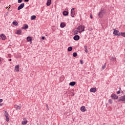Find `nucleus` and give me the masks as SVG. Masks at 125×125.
Returning <instances> with one entry per match:
<instances>
[{"mask_svg": "<svg viewBox=\"0 0 125 125\" xmlns=\"http://www.w3.org/2000/svg\"><path fill=\"white\" fill-rule=\"evenodd\" d=\"M84 28H85L84 25H81L77 27V30H79V33H80V34H82L83 32H84Z\"/></svg>", "mask_w": 125, "mask_h": 125, "instance_id": "1", "label": "nucleus"}, {"mask_svg": "<svg viewBox=\"0 0 125 125\" xmlns=\"http://www.w3.org/2000/svg\"><path fill=\"white\" fill-rule=\"evenodd\" d=\"M105 13H106V10H104V9L102 8L101 11L98 14L99 17L100 18H102Z\"/></svg>", "mask_w": 125, "mask_h": 125, "instance_id": "2", "label": "nucleus"}, {"mask_svg": "<svg viewBox=\"0 0 125 125\" xmlns=\"http://www.w3.org/2000/svg\"><path fill=\"white\" fill-rule=\"evenodd\" d=\"M121 101H122V102L125 103V95L120 97L117 100L118 102H121Z\"/></svg>", "mask_w": 125, "mask_h": 125, "instance_id": "3", "label": "nucleus"}, {"mask_svg": "<svg viewBox=\"0 0 125 125\" xmlns=\"http://www.w3.org/2000/svg\"><path fill=\"white\" fill-rule=\"evenodd\" d=\"M109 60L111 61V62H113L115 64L117 63V58L116 57H111L109 58Z\"/></svg>", "mask_w": 125, "mask_h": 125, "instance_id": "4", "label": "nucleus"}, {"mask_svg": "<svg viewBox=\"0 0 125 125\" xmlns=\"http://www.w3.org/2000/svg\"><path fill=\"white\" fill-rule=\"evenodd\" d=\"M113 35L116 36H118V37H120V36H121V33H120L119 30H115L113 31Z\"/></svg>", "mask_w": 125, "mask_h": 125, "instance_id": "5", "label": "nucleus"}, {"mask_svg": "<svg viewBox=\"0 0 125 125\" xmlns=\"http://www.w3.org/2000/svg\"><path fill=\"white\" fill-rule=\"evenodd\" d=\"M111 98H112V99H114V100H116L119 99V97L115 94H112L111 95Z\"/></svg>", "mask_w": 125, "mask_h": 125, "instance_id": "6", "label": "nucleus"}, {"mask_svg": "<svg viewBox=\"0 0 125 125\" xmlns=\"http://www.w3.org/2000/svg\"><path fill=\"white\" fill-rule=\"evenodd\" d=\"M76 12L75 11V8H72L71 10V16L72 17H75V14Z\"/></svg>", "mask_w": 125, "mask_h": 125, "instance_id": "7", "label": "nucleus"}, {"mask_svg": "<svg viewBox=\"0 0 125 125\" xmlns=\"http://www.w3.org/2000/svg\"><path fill=\"white\" fill-rule=\"evenodd\" d=\"M24 6H25V3H22L18 7V10H21V9H22V8H24Z\"/></svg>", "mask_w": 125, "mask_h": 125, "instance_id": "8", "label": "nucleus"}, {"mask_svg": "<svg viewBox=\"0 0 125 125\" xmlns=\"http://www.w3.org/2000/svg\"><path fill=\"white\" fill-rule=\"evenodd\" d=\"M0 38L1 39L2 41H5V40H6V36L3 34L0 35Z\"/></svg>", "mask_w": 125, "mask_h": 125, "instance_id": "9", "label": "nucleus"}, {"mask_svg": "<svg viewBox=\"0 0 125 125\" xmlns=\"http://www.w3.org/2000/svg\"><path fill=\"white\" fill-rule=\"evenodd\" d=\"M29 28V26L27 24H24L23 25V27H21V29L23 30H26V29H28Z\"/></svg>", "mask_w": 125, "mask_h": 125, "instance_id": "10", "label": "nucleus"}, {"mask_svg": "<svg viewBox=\"0 0 125 125\" xmlns=\"http://www.w3.org/2000/svg\"><path fill=\"white\" fill-rule=\"evenodd\" d=\"M73 40L74 41H79L80 40V36L79 35H75L73 37Z\"/></svg>", "mask_w": 125, "mask_h": 125, "instance_id": "11", "label": "nucleus"}, {"mask_svg": "<svg viewBox=\"0 0 125 125\" xmlns=\"http://www.w3.org/2000/svg\"><path fill=\"white\" fill-rule=\"evenodd\" d=\"M62 14L64 16H68L69 15V12L67 11H64L62 12Z\"/></svg>", "mask_w": 125, "mask_h": 125, "instance_id": "12", "label": "nucleus"}, {"mask_svg": "<svg viewBox=\"0 0 125 125\" xmlns=\"http://www.w3.org/2000/svg\"><path fill=\"white\" fill-rule=\"evenodd\" d=\"M14 108H15L16 110H20L22 107L21 106L16 104L14 105Z\"/></svg>", "mask_w": 125, "mask_h": 125, "instance_id": "13", "label": "nucleus"}, {"mask_svg": "<svg viewBox=\"0 0 125 125\" xmlns=\"http://www.w3.org/2000/svg\"><path fill=\"white\" fill-rule=\"evenodd\" d=\"M96 89H97L96 87L91 88L90 89V92L95 93V92H96Z\"/></svg>", "mask_w": 125, "mask_h": 125, "instance_id": "14", "label": "nucleus"}, {"mask_svg": "<svg viewBox=\"0 0 125 125\" xmlns=\"http://www.w3.org/2000/svg\"><path fill=\"white\" fill-rule=\"evenodd\" d=\"M80 110L81 112H85V111H86V109H85V106H82L81 107Z\"/></svg>", "mask_w": 125, "mask_h": 125, "instance_id": "15", "label": "nucleus"}, {"mask_svg": "<svg viewBox=\"0 0 125 125\" xmlns=\"http://www.w3.org/2000/svg\"><path fill=\"white\" fill-rule=\"evenodd\" d=\"M16 34L17 35H22V30L21 29L17 30Z\"/></svg>", "mask_w": 125, "mask_h": 125, "instance_id": "16", "label": "nucleus"}, {"mask_svg": "<svg viewBox=\"0 0 125 125\" xmlns=\"http://www.w3.org/2000/svg\"><path fill=\"white\" fill-rule=\"evenodd\" d=\"M19 68H20L19 65H17L15 66V70L16 71V72H19Z\"/></svg>", "mask_w": 125, "mask_h": 125, "instance_id": "17", "label": "nucleus"}, {"mask_svg": "<svg viewBox=\"0 0 125 125\" xmlns=\"http://www.w3.org/2000/svg\"><path fill=\"white\" fill-rule=\"evenodd\" d=\"M69 85H70V86H74L75 85H76V82H71L69 83Z\"/></svg>", "mask_w": 125, "mask_h": 125, "instance_id": "18", "label": "nucleus"}, {"mask_svg": "<svg viewBox=\"0 0 125 125\" xmlns=\"http://www.w3.org/2000/svg\"><path fill=\"white\" fill-rule=\"evenodd\" d=\"M51 4V0H47L46 2L47 6H49Z\"/></svg>", "mask_w": 125, "mask_h": 125, "instance_id": "19", "label": "nucleus"}, {"mask_svg": "<svg viewBox=\"0 0 125 125\" xmlns=\"http://www.w3.org/2000/svg\"><path fill=\"white\" fill-rule=\"evenodd\" d=\"M66 26V24L64 22H61L60 24L61 28H64Z\"/></svg>", "mask_w": 125, "mask_h": 125, "instance_id": "20", "label": "nucleus"}, {"mask_svg": "<svg viewBox=\"0 0 125 125\" xmlns=\"http://www.w3.org/2000/svg\"><path fill=\"white\" fill-rule=\"evenodd\" d=\"M65 79V77H64V76L62 75L60 78V81H61V82H63V81H64V80Z\"/></svg>", "mask_w": 125, "mask_h": 125, "instance_id": "21", "label": "nucleus"}, {"mask_svg": "<svg viewBox=\"0 0 125 125\" xmlns=\"http://www.w3.org/2000/svg\"><path fill=\"white\" fill-rule=\"evenodd\" d=\"M32 37L28 36L27 37V42H32Z\"/></svg>", "mask_w": 125, "mask_h": 125, "instance_id": "22", "label": "nucleus"}, {"mask_svg": "<svg viewBox=\"0 0 125 125\" xmlns=\"http://www.w3.org/2000/svg\"><path fill=\"white\" fill-rule=\"evenodd\" d=\"M26 124H28V121H27V120L23 121L21 122V125H25Z\"/></svg>", "mask_w": 125, "mask_h": 125, "instance_id": "23", "label": "nucleus"}, {"mask_svg": "<svg viewBox=\"0 0 125 125\" xmlns=\"http://www.w3.org/2000/svg\"><path fill=\"white\" fill-rule=\"evenodd\" d=\"M72 50H73V47L72 46H70L68 47L67 48V51L69 52L72 51Z\"/></svg>", "mask_w": 125, "mask_h": 125, "instance_id": "24", "label": "nucleus"}, {"mask_svg": "<svg viewBox=\"0 0 125 125\" xmlns=\"http://www.w3.org/2000/svg\"><path fill=\"white\" fill-rule=\"evenodd\" d=\"M13 25H14V26H17L18 25V22L16 21H14L13 22Z\"/></svg>", "mask_w": 125, "mask_h": 125, "instance_id": "25", "label": "nucleus"}, {"mask_svg": "<svg viewBox=\"0 0 125 125\" xmlns=\"http://www.w3.org/2000/svg\"><path fill=\"white\" fill-rule=\"evenodd\" d=\"M37 18V17L35 15L32 16L31 17V20H35Z\"/></svg>", "mask_w": 125, "mask_h": 125, "instance_id": "26", "label": "nucleus"}, {"mask_svg": "<svg viewBox=\"0 0 125 125\" xmlns=\"http://www.w3.org/2000/svg\"><path fill=\"white\" fill-rule=\"evenodd\" d=\"M4 116H5V117H7V116H9L8 112H7L6 111H4Z\"/></svg>", "mask_w": 125, "mask_h": 125, "instance_id": "27", "label": "nucleus"}, {"mask_svg": "<svg viewBox=\"0 0 125 125\" xmlns=\"http://www.w3.org/2000/svg\"><path fill=\"white\" fill-rule=\"evenodd\" d=\"M72 55L73 57H77V56H78V54L77 52H74Z\"/></svg>", "mask_w": 125, "mask_h": 125, "instance_id": "28", "label": "nucleus"}, {"mask_svg": "<svg viewBox=\"0 0 125 125\" xmlns=\"http://www.w3.org/2000/svg\"><path fill=\"white\" fill-rule=\"evenodd\" d=\"M78 33H79V30L78 29H77V30H75L74 31V35H77Z\"/></svg>", "mask_w": 125, "mask_h": 125, "instance_id": "29", "label": "nucleus"}, {"mask_svg": "<svg viewBox=\"0 0 125 125\" xmlns=\"http://www.w3.org/2000/svg\"><path fill=\"white\" fill-rule=\"evenodd\" d=\"M121 36L125 38V32H121Z\"/></svg>", "mask_w": 125, "mask_h": 125, "instance_id": "30", "label": "nucleus"}, {"mask_svg": "<svg viewBox=\"0 0 125 125\" xmlns=\"http://www.w3.org/2000/svg\"><path fill=\"white\" fill-rule=\"evenodd\" d=\"M106 63H105L104 64V65L102 66V69L103 70H104V69H105V68H106Z\"/></svg>", "mask_w": 125, "mask_h": 125, "instance_id": "31", "label": "nucleus"}, {"mask_svg": "<svg viewBox=\"0 0 125 125\" xmlns=\"http://www.w3.org/2000/svg\"><path fill=\"white\" fill-rule=\"evenodd\" d=\"M6 118V122H9V117L8 116H5Z\"/></svg>", "mask_w": 125, "mask_h": 125, "instance_id": "32", "label": "nucleus"}, {"mask_svg": "<svg viewBox=\"0 0 125 125\" xmlns=\"http://www.w3.org/2000/svg\"><path fill=\"white\" fill-rule=\"evenodd\" d=\"M108 103H109V104H112L113 103V101L112 100V99L108 100Z\"/></svg>", "mask_w": 125, "mask_h": 125, "instance_id": "33", "label": "nucleus"}, {"mask_svg": "<svg viewBox=\"0 0 125 125\" xmlns=\"http://www.w3.org/2000/svg\"><path fill=\"white\" fill-rule=\"evenodd\" d=\"M23 1V0H18V3H21Z\"/></svg>", "mask_w": 125, "mask_h": 125, "instance_id": "34", "label": "nucleus"}, {"mask_svg": "<svg viewBox=\"0 0 125 125\" xmlns=\"http://www.w3.org/2000/svg\"><path fill=\"white\" fill-rule=\"evenodd\" d=\"M80 63L82 65L83 64V60H80Z\"/></svg>", "mask_w": 125, "mask_h": 125, "instance_id": "35", "label": "nucleus"}, {"mask_svg": "<svg viewBox=\"0 0 125 125\" xmlns=\"http://www.w3.org/2000/svg\"><path fill=\"white\" fill-rule=\"evenodd\" d=\"M42 40H45V37L44 36H42Z\"/></svg>", "mask_w": 125, "mask_h": 125, "instance_id": "36", "label": "nucleus"}, {"mask_svg": "<svg viewBox=\"0 0 125 125\" xmlns=\"http://www.w3.org/2000/svg\"><path fill=\"white\" fill-rule=\"evenodd\" d=\"M120 93H121V90H119L117 92V94H120Z\"/></svg>", "mask_w": 125, "mask_h": 125, "instance_id": "37", "label": "nucleus"}, {"mask_svg": "<svg viewBox=\"0 0 125 125\" xmlns=\"http://www.w3.org/2000/svg\"><path fill=\"white\" fill-rule=\"evenodd\" d=\"M90 17L91 19H92V18H93V17L92 16V14L90 15Z\"/></svg>", "mask_w": 125, "mask_h": 125, "instance_id": "38", "label": "nucleus"}, {"mask_svg": "<svg viewBox=\"0 0 125 125\" xmlns=\"http://www.w3.org/2000/svg\"><path fill=\"white\" fill-rule=\"evenodd\" d=\"M46 108H47V110H49V108H48V105L46 104Z\"/></svg>", "mask_w": 125, "mask_h": 125, "instance_id": "39", "label": "nucleus"}, {"mask_svg": "<svg viewBox=\"0 0 125 125\" xmlns=\"http://www.w3.org/2000/svg\"><path fill=\"white\" fill-rule=\"evenodd\" d=\"M84 48H85V50L87 49V46H84Z\"/></svg>", "mask_w": 125, "mask_h": 125, "instance_id": "40", "label": "nucleus"}, {"mask_svg": "<svg viewBox=\"0 0 125 125\" xmlns=\"http://www.w3.org/2000/svg\"><path fill=\"white\" fill-rule=\"evenodd\" d=\"M2 101H3V100H2V99H0V103H1V102H2Z\"/></svg>", "mask_w": 125, "mask_h": 125, "instance_id": "41", "label": "nucleus"}, {"mask_svg": "<svg viewBox=\"0 0 125 125\" xmlns=\"http://www.w3.org/2000/svg\"><path fill=\"white\" fill-rule=\"evenodd\" d=\"M85 52H86V53H87V52H88V50L87 49L85 50Z\"/></svg>", "mask_w": 125, "mask_h": 125, "instance_id": "42", "label": "nucleus"}, {"mask_svg": "<svg viewBox=\"0 0 125 125\" xmlns=\"http://www.w3.org/2000/svg\"><path fill=\"white\" fill-rule=\"evenodd\" d=\"M29 1V0H24L25 2H28Z\"/></svg>", "mask_w": 125, "mask_h": 125, "instance_id": "43", "label": "nucleus"}, {"mask_svg": "<svg viewBox=\"0 0 125 125\" xmlns=\"http://www.w3.org/2000/svg\"><path fill=\"white\" fill-rule=\"evenodd\" d=\"M5 15H6V16H7V15H8V12H7L5 13Z\"/></svg>", "mask_w": 125, "mask_h": 125, "instance_id": "44", "label": "nucleus"}, {"mask_svg": "<svg viewBox=\"0 0 125 125\" xmlns=\"http://www.w3.org/2000/svg\"><path fill=\"white\" fill-rule=\"evenodd\" d=\"M10 8V7L8 6L7 7H6V9H9Z\"/></svg>", "mask_w": 125, "mask_h": 125, "instance_id": "45", "label": "nucleus"}, {"mask_svg": "<svg viewBox=\"0 0 125 125\" xmlns=\"http://www.w3.org/2000/svg\"><path fill=\"white\" fill-rule=\"evenodd\" d=\"M16 58H20V56H18V57H16Z\"/></svg>", "mask_w": 125, "mask_h": 125, "instance_id": "46", "label": "nucleus"}, {"mask_svg": "<svg viewBox=\"0 0 125 125\" xmlns=\"http://www.w3.org/2000/svg\"><path fill=\"white\" fill-rule=\"evenodd\" d=\"M12 61V60L11 59H9V61Z\"/></svg>", "mask_w": 125, "mask_h": 125, "instance_id": "47", "label": "nucleus"}, {"mask_svg": "<svg viewBox=\"0 0 125 125\" xmlns=\"http://www.w3.org/2000/svg\"><path fill=\"white\" fill-rule=\"evenodd\" d=\"M113 31H117L116 29H113Z\"/></svg>", "mask_w": 125, "mask_h": 125, "instance_id": "48", "label": "nucleus"}, {"mask_svg": "<svg viewBox=\"0 0 125 125\" xmlns=\"http://www.w3.org/2000/svg\"><path fill=\"white\" fill-rule=\"evenodd\" d=\"M1 61V58L0 57V62Z\"/></svg>", "mask_w": 125, "mask_h": 125, "instance_id": "49", "label": "nucleus"}, {"mask_svg": "<svg viewBox=\"0 0 125 125\" xmlns=\"http://www.w3.org/2000/svg\"><path fill=\"white\" fill-rule=\"evenodd\" d=\"M0 106H2V104H0Z\"/></svg>", "mask_w": 125, "mask_h": 125, "instance_id": "50", "label": "nucleus"}, {"mask_svg": "<svg viewBox=\"0 0 125 125\" xmlns=\"http://www.w3.org/2000/svg\"><path fill=\"white\" fill-rule=\"evenodd\" d=\"M119 89H121V87H119Z\"/></svg>", "mask_w": 125, "mask_h": 125, "instance_id": "51", "label": "nucleus"}, {"mask_svg": "<svg viewBox=\"0 0 125 125\" xmlns=\"http://www.w3.org/2000/svg\"><path fill=\"white\" fill-rule=\"evenodd\" d=\"M104 125H105V123H104Z\"/></svg>", "mask_w": 125, "mask_h": 125, "instance_id": "52", "label": "nucleus"}]
</instances>
